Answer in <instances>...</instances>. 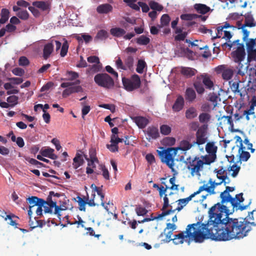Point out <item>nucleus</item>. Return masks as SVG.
Returning a JSON list of instances; mask_svg holds the SVG:
<instances>
[{
    "mask_svg": "<svg viewBox=\"0 0 256 256\" xmlns=\"http://www.w3.org/2000/svg\"><path fill=\"white\" fill-rule=\"evenodd\" d=\"M216 206L209 210L210 219L208 223L200 222L188 224L186 230L175 234L172 239L175 244H182L184 241L190 244V242L200 243L206 239L210 238L218 241L230 240L237 236L236 226L233 220H227L226 223L220 222V216L214 213Z\"/></svg>",
    "mask_w": 256,
    "mask_h": 256,
    "instance_id": "f257e3e1",
    "label": "nucleus"
},
{
    "mask_svg": "<svg viewBox=\"0 0 256 256\" xmlns=\"http://www.w3.org/2000/svg\"><path fill=\"white\" fill-rule=\"evenodd\" d=\"M240 202L238 203L236 206H234V205H231L232 206V210L228 209L226 206L221 204L220 203L218 202L215 204L213 206H216V209L214 212V214L218 216H220V222L226 223L227 220H233L236 226V232H237V236H235L234 238H232L230 240L232 239H241L246 236L248 234V232L251 230V226H256V222H250L246 220V218L243 219L240 218V220L238 218H232L228 217L229 214H232L234 208L236 210H246L250 204V202L248 205L246 206H240L239 204Z\"/></svg>",
    "mask_w": 256,
    "mask_h": 256,
    "instance_id": "f03ea898",
    "label": "nucleus"
},
{
    "mask_svg": "<svg viewBox=\"0 0 256 256\" xmlns=\"http://www.w3.org/2000/svg\"><path fill=\"white\" fill-rule=\"evenodd\" d=\"M234 187H231L226 186V190L223 192H221L220 198L221 200V204H223L226 202H230L231 205H234V206H236L238 203L242 202L244 201L243 198V193L241 192L235 196L234 198H232L230 194V192H232L234 190Z\"/></svg>",
    "mask_w": 256,
    "mask_h": 256,
    "instance_id": "7ed1b4c3",
    "label": "nucleus"
},
{
    "mask_svg": "<svg viewBox=\"0 0 256 256\" xmlns=\"http://www.w3.org/2000/svg\"><path fill=\"white\" fill-rule=\"evenodd\" d=\"M186 165L188 170L190 171L191 176H194L200 175V172L203 169L204 162L200 160L198 156H196L187 158Z\"/></svg>",
    "mask_w": 256,
    "mask_h": 256,
    "instance_id": "20e7f679",
    "label": "nucleus"
},
{
    "mask_svg": "<svg viewBox=\"0 0 256 256\" xmlns=\"http://www.w3.org/2000/svg\"><path fill=\"white\" fill-rule=\"evenodd\" d=\"M177 152V149L169 148L166 150L159 151L158 154L161 161L166 163L172 172L174 170V158Z\"/></svg>",
    "mask_w": 256,
    "mask_h": 256,
    "instance_id": "39448f33",
    "label": "nucleus"
},
{
    "mask_svg": "<svg viewBox=\"0 0 256 256\" xmlns=\"http://www.w3.org/2000/svg\"><path fill=\"white\" fill-rule=\"evenodd\" d=\"M94 81L98 86L108 89L112 88L114 86V80L106 73L96 74L94 78Z\"/></svg>",
    "mask_w": 256,
    "mask_h": 256,
    "instance_id": "423d86ee",
    "label": "nucleus"
},
{
    "mask_svg": "<svg viewBox=\"0 0 256 256\" xmlns=\"http://www.w3.org/2000/svg\"><path fill=\"white\" fill-rule=\"evenodd\" d=\"M122 82L124 88L128 92L140 88L141 85L140 77L136 74H133L130 78H123Z\"/></svg>",
    "mask_w": 256,
    "mask_h": 256,
    "instance_id": "0eeeda50",
    "label": "nucleus"
},
{
    "mask_svg": "<svg viewBox=\"0 0 256 256\" xmlns=\"http://www.w3.org/2000/svg\"><path fill=\"white\" fill-rule=\"evenodd\" d=\"M207 124H203L198 128L196 134V140L194 141V144L200 146L207 142Z\"/></svg>",
    "mask_w": 256,
    "mask_h": 256,
    "instance_id": "6e6552de",
    "label": "nucleus"
},
{
    "mask_svg": "<svg viewBox=\"0 0 256 256\" xmlns=\"http://www.w3.org/2000/svg\"><path fill=\"white\" fill-rule=\"evenodd\" d=\"M223 182L224 183V182L222 180H220V182H216L210 178L208 182V184L210 186H208V184H204L199 188L198 192L200 194L202 191L205 190L210 194H216L214 192L215 188L218 186L220 185Z\"/></svg>",
    "mask_w": 256,
    "mask_h": 256,
    "instance_id": "1a4fd4ad",
    "label": "nucleus"
},
{
    "mask_svg": "<svg viewBox=\"0 0 256 256\" xmlns=\"http://www.w3.org/2000/svg\"><path fill=\"white\" fill-rule=\"evenodd\" d=\"M236 141L239 142L240 143V146H236V148H238V152L236 154V156L240 160L246 162L249 159L250 155L248 152L244 150L245 147L242 145L241 138L239 136H236Z\"/></svg>",
    "mask_w": 256,
    "mask_h": 256,
    "instance_id": "9d476101",
    "label": "nucleus"
},
{
    "mask_svg": "<svg viewBox=\"0 0 256 256\" xmlns=\"http://www.w3.org/2000/svg\"><path fill=\"white\" fill-rule=\"evenodd\" d=\"M26 201L28 204L29 210H28V216L30 217L32 214V208L36 206H38L42 202H45V200L42 198H38L36 196H32L31 197H29L26 199Z\"/></svg>",
    "mask_w": 256,
    "mask_h": 256,
    "instance_id": "9b49d317",
    "label": "nucleus"
},
{
    "mask_svg": "<svg viewBox=\"0 0 256 256\" xmlns=\"http://www.w3.org/2000/svg\"><path fill=\"white\" fill-rule=\"evenodd\" d=\"M146 134L148 136L146 140L151 142L152 140H156L160 136L157 127L154 126H150L144 131Z\"/></svg>",
    "mask_w": 256,
    "mask_h": 256,
    "instance_id": "f8f14e48",
    "label": "nucleus"
},
{
    "mask_svg": "<svg viewBox=\"0 0 256 256\" xmlns=\"http://www.w3.org/2000/svg\"><path fill=\"white\" fill-rule=\"evenodd\" d=\"M232 56L234 58L235 62H240L242 61L246 56L244 44H239V46H238L236 50L232 52Z\"/></svg>",
    "mask_w": 256,
    "mask_h": 256,
    "instance_id": "ddd939ff",
    "label": "nucleus"
},
{
    "mask_svg": "<svg viewBox=\"0 0 256 256\" xmlns=\"http://www.w3.org/2000/svg\"><path fill=\"white\" fill-rule=\"evenodd\" d=\"M198 194H199V193L197 190L186 198H182L176 200V202H178V206L176 209L174 210V212H175L176 210H178V212L181 210L188 203V202L192 200V198Z\"/></svg>",
    "mask_w": 256,
    "mask_h": 256,
    "instance_id": "4468645a",
    "label": "nucleus"
},
{
    "mask_svg": "<svg viewBox=\"0 0 256 256\" xmlns=\"http://www.w3.org/2000/svg\"><path fill=\"white\" fill-rule=\"evenodd\" d=\"M66 88L62 92V96L64 98H66L72 94L82 92L84 90L83 88L80 85L70 86Z\"/></svg>",
    "mask_w": 256,
    "mask_h": 256,
    "instance_id": "2eb2a0df",
    "label": "nucleus"
},
{
    "mask_svg": "<svg viewBox=\"0 0 256 256\" xmlns=\"http://www.w3.org/2000/svg\"><path fill=\"white\" fill-rule=\"evenodd\" d=\"M226 168H228L224 165L220 166L218 169H215L214 171L216 174V178L224 182V185L228 183L226 182L227 178Z\"/></svg>",
    "mask_w": 256,
    "mask_h": 256,
    "instance_id": "dca6fc26",
    "label": "nucleus"
},
{
    "mask_svg": "<svg viewBox=\"0 0 256 256\" xmlns=\"http://www.w3.org/2000/svg\"><path fill=\"white\" fill-rule=\"evenodd\" d=\"M184 106V98L182 96L178 95L172 106V110L174 112H178L183 109Z\"/></svg>",
    "mask_w": 256,
    "mask_h": 256,
    "instance_id": "f3484780",
    "label": "nucleus"
},
{
    "mask_svg": "<svg viewBox=\"0 0 256 256\" xmlns=\"http://www.w3.org/2000/svg\"><path fill=\"white\" fill-rule=\"evenodd\" d=\"M91 188H92V196H94V198L95 196V192H97V194L100 197V200L102 201L101 205L104 208V209L107 212H108V206L106 205L104 202V194L102 193V188L98 187L95 184H92L91 185Z\"/></svg>",
    "mask_w": 256,
    "mask_h": 256,
    "instance_id": "a211bd4d",
    "label": "nucleus"
},
{
    "mask_svg": "<svg viewBox=\"0 0 256 256\" xmlns=\"http://www.w3.org/2000/svg\"><path fill=\"white\" fill-rule=\"evenodd\" d=\"M66 201H69L68 200H64V201H59V204L60 205L58 206L56 204L57 201L56 199V206H55V210L54 212V214H55L57 215V216L58 218L60 220L61 218V214H60V211L66 210L68 209V208L66 206Z\"/></svg>",
    "mask_w": 256,
    "mask_h": 256,
    "instance_id": "6ab92c4d",
    "label": "nucleus"
},
{
    "mask_svg": "<svg viewBox=\"0 0 256 256\" xmlns=\"http://www.w3.org/2000/svg\"><path fill=\"white\" fill-rule=\"evenodd\" d=\"M45 202L46 203L44 204V206H42V208H44V212L52 214V208H55L56 199L54 198V200H51L50 198H47L46 200H45Z\"/></svg>",
    "mask_w": 256,
    "mask_h": 256,
    "instance_id": "aec40b11",
    "label": "nucleus"
},
{
    "mask_svg": "<svg viewBox=\"0 0 256 256\" xmlns=\"http://www.w3.org/2000/svg\"><path fill=\"white\" fill-rule=\"evenodd\" d=\"M184 97L186 100L189 103L193 102L196 97L194 90L192 88H187L185 92Z\"/></svg>",
    "mask_w": 256,
    "mask_h": 256,
    "instance_id": "412c9836",
    "label": "nucleus"
},
{
    "mask_svg": "<svg viewBox=\"0 0 256 256\" xmlns=\"http://www.w3.org/2000/svg\"><path fill=\"white\" fill-rule=\"evenodd\" d=\"M245 18L244 24H243L241 28H243L246 26L254 27L256 26V22H254L252 15L250 12H248L244 16Z\"/></svg>",
    "mask_w": 256,
    "mask_h": 256,
    "instance_id": "4be33fe9",
    "label": "nucleus"
},
{
    "mask_svg": "<svg viewBox=\"0 0 256 256\" xmlns=\"http://www.w3.org/2000/svg\"><path fill=\"white\" fill-rule=\"evenodd\" d=\"M180 74L186 78H191L194 76L197 70L192 68L182 66L180 70Z\"/></svg>",
    "mask_w": 256,
    "mask_h": 256,
    "instance_id": "5701e85b",
    "label": "nucleus"
},
{
    "mask_svg": "<svg viewBox=\"0 0 256 256\" xmlns=\"http://www.w3.org/2000/svg\"><path fill=\"white\" fill-rule=\"evenodd\" d=\"M197 79L202 80V84L206 88L210 90L214 86V83L210 78L206 74H201L197 76Z\"/></svg>",
    "mask_w": 256,
    "mask_h": 256,
    "instance_id": "b1692460",
    "label": "nucleus"
},
{
    "mask_svg": "<svg viewBox=\"0 0 256 256\" xmlns=\"http://www.w3.org/2000/svg\"><path fill=\"white\" fill-rule=\"evenodd\" d=\"M112 6L109 4H104L98 6L96 8V11L100 14H106L112 12Z\"/></svg>",
    "mask_w": 256,
    "mask_h": 256,
    "instance_id": "393cba45",
    "label": "nucleus"
},
{
    "mask_svg": "<svg viewBox=\"0 0 256 256\" xmlns=\"http://www.w3.org/2000/svg\"><path fill=\"white\" fill-rule=\"evenodd\" d=\"M226 162L228 164L225 166V167L228 168H226V171H232V177H236L238 175L240 170V167L236 166V164H233L232 166H231L232 162H230L228 159L226 160Z\"/></svg>",
    "mask_w": 256,
    "mask_h": 256,
    "instance_id": "a878e982",
    "label": "nucleus"
},
{
    "mask_svg": "<svg viewBox=\"0 0 256 256\" xmlns=\"http://www.w3.org/2000/svg\"><path fill=\"white\" fill-rule=\"evenodd\" d=\"M82 152L81 150H78L76 154L75 157L74 158V167L76 169L80 166H82L84 162V160L82 156Z\"/></svg>",
    "mask_w": 256,
    "mask_h": 256,
    "instance_id": "bb28decb",
    "label": "nucleus"
},
{
    "mask_svg": "<svg viewBox=\"0 0 256 256\" xmlns=\"http://www.w3.org/2000/svg\"><path fill=\"white\" fill-rule=\"evenodd\" d=\"M206 150L208 154H212L213 156H216V153L218 150V146L215 145L214 142H208L206 145Z\"/></svg>",
    "mask_w": 256,
    "mask_h": 256,
    "instance_id": "cd10ccee",
    "label": "nucleus"
},
{
    "mask_svg": "<svg viewBox=\"0 0 256 256\" xmlns=\"http://www.w3.org/2000/svg\"><path fill=\"white\" fill-rule=\"evenodd\" d=\"M194 8L199 14H204L210 11V8L206 5L202 4H196L194 6Z\"/></svg>",
    "mask_w": 256,
    "mask_h": 256,
    "instance_id": "c85d7f7f",
    "label": "nucleus"
},
{
    "mask_svg": "<svg viewBox=\"0 0 256 256\" xmlns=\"http://www.w3.org/2000/svg\"><path fill=\"white\" fill-rule=\"evenodd\" d=\"M198 116L196 109L194 106L188 108L185 112V116L188 120H192L196 118Z\"/></svg>",
    "mask_w": 256,
    "mask_h": 256,
    "instance_id": "c756f323",
    "label": "nucleus"
},
{
    "mask_svg": "<svg viewBox=\"0 0 256 256\" xmlns=\"http://www.w3.org/2000/svg\"><path fill=\"white\" fill-rule=\"evenodd\" d=\"M54 50V46L52 43H48L44 45L43 50V57L45 60L49 58Z\"/></svg>",
    "mask_w": 256,
    "mask_h": 256,
    "instance_id": "7c9ffc66",
    "label": "nucleus"
},
{
    "mask_svg": "<svg viewBox=\"0 0 256 256\" xmlns=\"http://www.w3.org/2000/svg\"><path fill=\"white\" fill-rule=\"evenodd\" d=\"M134 122L137 126L140 128H144L148 124V120L142 116H136L134 118Z\"/></svg>",
    "mask_w": 256,
    "mask_h": 256,
    "instance_id": "2f4dec72",
    "label": "nucleus"
},
{
    "mask_svg": "<svg viewBox=\"0 0 256 256\" xmlns=\"http://www.w3.org/2000/svg\"><path fill=\"white\" fill-rule=\"evenodd\" d=\"M200 160L204 162V165H209L211 163L214 162L216 159V156H212V154H206L205 156H199Z\"/></svg>",
    "mask_w": 256,
    "mask_h": 256,
    "instance_id": "473e14b6",
    "label": "nucleus"
},
{
    "mask_svg": "<svg viewBox=\"0 0 256 256\" xmlns=\"http://www.w3.org/2000/svg\"><path fill=\"white\" fill-rule=\"evenodd\" d=\"M102 64H94L93 65L89 66L86 70V73L88 74H94L100 72L102 69Z\"/></svg>",
    "mask_w": 256,
    "mask_h": 256,
    "instance_id": "72a5a7b5",
    "label": "nucleus"
},
{
    "mask_svg": "<svg viewBox=\"0 0 256 256\" xmlns=\"http://www.w3.org/2000/svg\"><path fill=\"white\" fill-rule=\"evenodd\" d=\"M32 5L43 11L50 9V5L48 2L44 1H36L32 2Z\"/></svg>",
    "mask_w": 256,
    "mask_h": 256,
    "instance_id": "f704fd0d",
    "label": "nucleus"
},
{
    "mask_svg": "<svg viewBox=\"0 0 256 256\" xmlns=\"http://www.w3.org/2000/svg\"><path fill=\"white\" fill-rule=\"evenodd\" d=\"M195 145V144H194V142L190 144L187 140H182L180 142L178 148L183 151H186L190 150L192 146Z\"/></svg>",
    "mask_w": 256,
    "mask_h": 256,
    "instance_id": "c9c22d12",
    "label": "nucleus"
},
{
    "mask_svg": "<svg viewBox=\"0 0 256 256\" xmlns=\"http://www.w3.org/2000/svg\"><path fill=\"white\" fill-rule=\"evenodd\" d=\"M170 18L168 14H164L160 18V24L158 25L159 28L168 26Z\"/></svg>",
    "mask_w": 256,
    "mask_h": 256,
    "instance_id": "e433bc0d",
    "label": "nucleus"
},
{
    "mask_svg": "<svg viewBox=\"0 0 256 256\" xmlns=\"http://www.w3.org/2000/svg\"><path fill=\"white\" fill-rule=\"evenodd\" d=\"M110 34L114 36L120 37L124 35L126 32L123 28H112L110 30Z\"/></svg>",
    "mask_w": 256,
    "mask_h": 256,
    "instance_id": "4c0bfd02",
    "label": "nucleus"
},
{
    "mask_svg": "<svg viewBox=\"0 0 256 256\" xmlns=\"http://www.w3.org/2000/svg\"><path fill=\"white\" fill-rule=\"evenodd\" d=\"M201 80H198L194 82V86L198 94H202L204 92V88L203 84L201 82Z\"/></svg>",
    "mask_w": 256,
    "mask_h": 256,
    "instance_id": "58836bf2",
    "label": "nucleus"
},
{
    "mask_svg": "<svg viewBox=\"0 0 256 256\" xmlns=\"http://www.w3.org/2000/svg\"><path fill=\"white\" fill-rule=\"evenodd\" d=\"M10 12L8 9L2 8L1 11V18L0 19V23L4 24L6 23L8 20Z\"/></svg>",
    "mask_w": 256,
    "mask_h": 256,
    "instance_id": "ea45409f",
    "label": "nucleus"
},
{
    "mask_svg": "<svg viewBox=\"0 0 256 256\" xmlns=\"http://www.w3.org/2000/svg\"><path fill=\"white\" fill-rule=\"evenodd\" d=\"M148 4L150 8L153 10L160 12L164 8V7L162 5L160 4L158 2L154 1L150 2Z\"/></svg>",
    "mask_w": 256,
    "mask_h": 256,
    "instance_id": "a19ab883",
    "label": "nucleus"
},
{
    "mask_svg": "<svg viewBox=\"0 0 256 256\" xmlns=\"http://www.w3.org/2000/svg\"><path fill=\"white\" fill-rule=\"evenodd\" d=\"M210 115L206 112H202L198 116L199 121L200 123H207L210 120Z\"/></svg>",
    "mask_w": 256,
    "mask_h": 256,
    "instance_id": "79ce46f5",
    "label": "nucleus"
},
{
    "mask_svg": "<svg viewBox=\"0 0 256 256\" xmlns=\"http://www.w3.org/2000/svg\"><path fill=\"white\" fill-rule=\"evenodd\" d=\"M136 42L140 45L146 46L150 43V39L148 37L144 35H142L136 38Z\"/></svg>",
    "mask_w": 256,
    "mask_h": 256,
    "instance_id": "37998d69",
    "label": "nucleus"
},
{
    "mask_svg": "<svg viewBox=\"0 0 256 256\" xmlns=\"http://www.w3.org/2000/svg\"><path fill=\"white\" fill-rule=\"evenodd\" d=\"M234 74V72L231 68H227L222 74V77L225 80H230Z\"/></svg>",
    "mask_w": 256,
    "mask_h": 256,
    "instance_id": "c03bdc74",
    "label": "nucleus"
},
{
    "mask_svg": "<svg viewBox=\"0 0 256 256\" xmlns=\"http://www.w3.org/2000/svg\"><path fill=\"white\" fill-rule=\"evenodd\" d=\"M180 18L184 20L190 21L198 18L196 14H184L180 16Z\"/></svg>",
    "mask_w": 256,
    "mask_h": 256,
    "instance_id": "a18cd8bd",
    "label": "nucleus"
},
{
    "mask_svg": "<svg viewBox=\"0 0 256 256\" xmlns=\"http://www.w3.org/2000/svg\"><path fill=\"white\" fill-rule=\"evenodd\" d=\"M137 0H124V2L127 4V5L133 10L136 11H139L140 8L138 6V4H135Z\"/></svg>",
    "mask_w": 256,
    "mask_h": 256,
    "instance_id": "49530a36",
    "label": "nucleus"
},
{
    "mask_svg": "<svg viewBox=\"0 0 256 256\" xmlns=\"http://www.w3.org/2000/svg\"><path fill=\"white\" fill-rule=\"evenodd\" d=\"M146 66V62L144 60H139L138 62L136 71L139 74L143 73L144 70Z\"/></svg>",
    "mask_w": 256,
    "mask_h": 256,
    "instance_id": "de8ad7c7",
    "label": "nucleus"
},
{
    "mask_svg": "<svg viewBox=\"0 0 256 256\" xmlns=\"http://www.w3.org/2000/svg\"><path fill=\"white\" fill-rule=\"evenodd\" d=\"M76 198L78 199V204L79 206V210L80 211H86V201L85 200L84 198H82L80 196H78L76 197Z\"/></svg>",
    "mask_w": 256,
    "mask_h": 256,
    "instance_id": "09e8293b",
    "label": "nucleus"
},
{
    "mask_svg": "<svg viewBox=\"0 0 256 256\" xmlns=\"http://www.w3.org/2000/svg\"><path fill=\"white\" fill-rule=\"evenodd\" d=\"M18 98L17 96L13 95L8 96L6 100L8 103L10 104V107H13L18 104Z\"/></svg>",
    "mask_w": 256,
    "mask_h": 256,
    "instance_id": "8fccbe9b",
    "label": "nucleus"
},
{
    "mask_svg": "<svg viewBox=\"0 0 256 256\" xmlns=\"http://www.w3.org/2000/svg\"><path fill=\"white\" fill-rule=\"evenodd\" d=\"M136 212L137 215L138 216H144L148 212L147 210L140 205L136 206Z\"/></svg>",
    "mask_w": 256,
    "mask_h": 256,
    "instance_id": "3c124183",
    "label": "nucleus"
},
{
    "mask_svg": "<svg viewBox=\"0 0 256 256\" xmlns=\"http://www.w3.org/2000/svg\"><path fill=\"white\" fill-rule=\"evenodd\" d=\"M162 211L163 212H162V214H159L157 216H155V217L152 216L151 218H154V220H156V219H158V218H160L164 217L168 215L171 213L174 212V210L172 209V206H170V208L169 210H165V211L164 210Z\"/></svg>",
    "mask_w": 256,
    "mask_h": 256,
    "instance_id": "603ef678",
    "label": "nucleus"
},
{
    "mask_svg": "<svg viewBox=\"0 0 256 256\" xmlns=\"http://www.w3.org/2000/svg\"><path fill=\"white\" fill-rule=\"evenodd\" d=\"M134 64V58L132 56H128L124 60V66L126 68V70L128 68H130Z\"/></svg>",
    "mask_w": 256,
    "mask_h": 256,
    "instance_id": "864d4df0",
    "label": "nucleus"
},
{
    "mask_svg": "<svg viewBox=\"0 0 256 256\" xmlns=\"http://www.w3.org/2000/svg\"><path fill=\"white\" fill-rule=\"evenodd\" d=\"M16 16L22 20H26L28 18L29 14L26 10H20L17 14Z\"/></svg>",
    "mask_w": 256,
    "mask_h": 256,
    "instance_id": "5fc2aeb1",
    "label": "nucleus"
},
{
    "mask_svg": "<svg viewBox=\"0 0 256 256\" xmlns=\"http://www.w3.org/2000/svg\"><path fill=\"white\" fill-rule=\"evenodd\" d=\"M68 42L66 40H65L64 42L62 44V46L60 53L61 56L64 57L67 54V52L68 51Z\"/></svg>",
    "mask_w": 256,
    "mask_h": 256,
    "instance_id": "6e6d98bb",
    "label": "nucleus"
},
{
    "mask_svg": "<svg viewBox=\"0 0 256 256\" xmlns=\"http://www.w3.org/2000/svg\"><path fill=\"white\" fill-rule=\"evenodd\" d=\"M76 39L78 42H82L84 40L86 43H88L92 40V37L88 34H82L81 36H77Z\"/></svg>",
    "mask_w": 256,
    "mask_h": 256,
    "instance_id": "4d7b16f0",
    "label": "nucleus"
},
{
    "mask_svg": "<svg viewBox=\"0 0 256 256\" xmlns=\"http://www.w3.org/2000/svg\"><path fill=\"white\" fill-rule=\"evenodd\" d=\"M160 132L164 135H168L171 132V128L166 124H163L160 127Z\"/></svg>",
    "mask_w": 256,
    "mask_h": 256,
    "instance_id": "13d9d810",
    "label": "nucleus"
},
{
    "mask_svg": "<svg viewBox=\"0 0 256 256\" xmlns=\"http://www.w3.org/2000/svg\"><path fill=\"white\" fill-rule=\"evenodd\" d=\"M219 98V97L218 95L214 92L210 94L208 96V100L212 102L214 106H216L218 104V100Z\"/></svg>",
    "mask_w": 256,
    "mask_h": 256,
    "instance_id": "bf43d9fd",
    "label": "nucleus"
},
{
    "mask_svg": "<svg viewBox=\"0 0 256 256\" xmlns=\"http://www.w3.org/2000/svg\"><path fill=\"white\" fill-rule=\"evenodd\" d=\"M108 36V33L105 30H100L96 34V38L101 40L106 38Z\"/></svg>",
    "mask_w": 256,
    "mask_h": 256,
    "instance_id": "052dcab7",
    "label": "nucleus"
},
{
    "mask_svg": "<svg viewBox=\"0 0 256 256\" xmlns=\"http://www.w3.org/2000/svg\"><path fill=\"white\" fill-rule=\"evenodd\" d=\"M188 33L187 32H184L182 33L178 34L174 36V40L176 41L184 40Z\"/></svg>",
    "mask_w": 256,
    "mask_h": 256,
    "instance_id": "680f3d73",
    "label": "nucleus"
},
{
    "mask_svg": "<svg viewBox=\"0 0 256 256\" xmlns=\"http://www.w3.org/2000/svg\"><path fill=\"white\" fill-rule=\"evenodd\" d=\"M30 64L29 60L28 58L24 56H22L18 60V64L21 66H26Z\"/></svg>",
    "mask_w": 256,
    "mask_h": 256,
    "instance_id": "e2e57ef3",
    "label": "nucleus"
},
{
    "mask_svg": "<svg viewBox=\"0 0 256 256\" xmlns=\"http://www.w3.org/2000/svg\"><path fill=\"white\" fill-rule=\"evenodd\" d=\"M66 74L68 75L70 78L68 79V80H74L78 78V74L75 72L68 71L67 72Z\"/></svg>",
    "mask_w": 256,
    "mask_h": 256,
    "instance_id": "0e129e2a",
    "label": "nucleus"
},
{
    "mask_svg": "<svg viewBox=\"0 0 256 256\" xmlns=\"http://www.w3.org/2000/svg\"><path fill=\"white\" fill-rule=\"evenodd\" d=\"M248 53V60H249L256 59V49H252L247 50Z\"/></svg>",
    "mask_w": 256,
    "mask_h": 256,
    "instance_id": "69168bd1",
    "label": "nucleus"
},
{
    "mask_svg": "<svg viewBox=\"0 0 256 256\" xmlns=\"http://www.w3.org/2000/svg\"><path fill=\"white\" fill-rule=\"evenodd\" d=\"M123 140H124L123 138H120L118 137V136H116V135L112 134L111 136L110 142L111 143H114V144L118 145V144L119 142H123Z\"/></svg>",
    "mask_w": 256,
    "mask_h": 256,
    "instance_id": "338daca9",
    "label": "nucleus"
},
{
    "mask_svg": "<svg viewBox=\"0 0 256 256\" xmlns=\"http://www.w3.org/2000/svg\"><path fill=\"white\" fill-rule=\"evenodd\" d=\"M54 150L51 148H46L40 152L42 155L45 157L48 158L54 152Z\"/></svg>",
    "mask_w": 256,
    "mask_h": 256,
    "instance_id": "774afa93",
    "label": "nucleus"
}]
</instances>
